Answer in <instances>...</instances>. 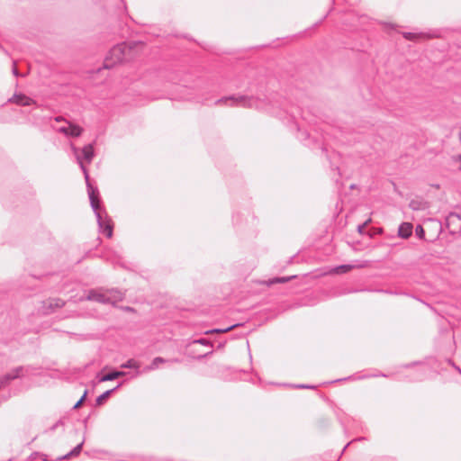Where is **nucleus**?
I'll return each instance as SVG.
<instances>
[{"label":"nucleus","instance_id":"nucleus-1","mask_svg":"<svg viewBox=\"0 0 461 461\" xmlns=\"http://www.w3.org/2000/svg\"><path fill=\"white\" fill-rule=\"evenodd\" d=\"M71 149L73 151L74 156L76 157V159L84 174L86 186H87V193L91 203V207L95 212V214L97 219L98 226L101 230L105 232L106 236L108 238H111L113 236V225H112V220L108 217L105 211H102L100 209V202L97 197L98 195V190L96 188H94L89 181V175L87 172L86 167H85V162L87 164H90L95 157V151H94V145L93 144H87L82 149H78L73 144L71 145Z\"/></svg>","mask_w":461,"mask_h":461},{"label":"nucleus","instance_id":"nucleus-2","mask_svg":"<svg viewBox=\"0 0 461 461\" xmlns=\"http://www.w3.org/2000/svg\"><path fill=\"white\" fill-rule=\"evenodd\" d=\"M215 105H229L245 108L263 109V102L253 96L230 95L218 99Z\"/></svg>","mask_w":461,"mask_h":461},{"label":"nucleus","instance_id":"nucleus-3","mask_svg":"<svg viewBox=\"0 0 461 461\" xmlns=\"http://www.w3.org/2000/svg\"><path fill=\"white\" fill-rule=\"evenodd\" d=\"M123 294L117 290L98 291L90 290L86 299L88 301H95L101 303L115 304L117 302L122 301Z\"/></svg>","mask_w":461,"mask_h":461},{"label":"nucleus","instance_id":"nucleus-4","mask_svg":"<svg viewBox=\"0 0 461 461\" xmlns=\"http://www.w3.org/2000/svg\"><path fill=\"white\" fill-rule=\"evenodd\" d=\"M129 51L130 50L125 43L115 45L106 55L104 61V68L109 69L114 67L116 64L121 63L123 61Z\"/></svg>","mask_w":461,"mask_h":461},{"label":"nucleus","instance_id":"nucleus-5","mask_svg":"<svg viewBox=\"0 0 461 461\" xmlns=\"http://www.w3.org/2000/svg\"><path fill=\"white\" fill-rule=\"evenodd\" d=\"M54 120L56 122H66L68 124V128H55V125H51L52 129H54L55 131H59L66 136L79 137L83 132L82 127H80L77 124L71 123L70 122L64 119L62 116L55 117Z\"/></svg>","mask_w":461,"mask_h":461},{"label":"nucleus","instance_id":"nucleus-6","mask_svg":"<svg viewBox=\"0 0 461 461\" xmlns=\"http://www.w3.org/2000/svg\"><path fill=\"white\" fill-rule=\"evenodd\" d=\"M31 368L29 366H18L2 377H0V388L6 385L10 381L29 375Z\"/></svg>","mask_w":461,"mask_h":461},{"label":"nucleus","instance_id":"nucleus-7","mask_svg":"<svg viewBox=\"0 0 461 461\" xmlns=\"http://www.w3.org/2000/svg\"><path fill=\"white\" fill-rule=\"evenodd\" d=\"M179 362V360L177 358H173V359H166V358H163L161 357H155L151 364L147 366L146 367H144V369L142 370V372H150L152 370H156L159 367V365L160 364H164V363H177Z\"/></svg>","mask_w":461,"mask_h":461},{"label":"nucleus","instance_id":"nucleus-8","mask_svg":"<svg viewBox=\"0 0 461 461\" xmlns=\"http://www.w3.org/2000/svg\"><path fill=\"white\" fill-rule=\"evenodd\" d=\"M448 228L454 226L453 231L461 230V216L456 212H450L446 219Z\"/></svg>","mask_w":461,"mask_h":461},{"label":"nucleus","instance_id":"nucleus-9","mask_svg":"<svg viewBox=\"0 0 461 461\" xmlns=\"http://www.w3.org/2000/svg\"><path fill=\"white\" fill-rule=\"evenodd\" d=\"M9 101L22 106H29L35 104L34 100L23 94L14 95Z\"/></svg>","mask_w":461,"mask_h":461},{"label":"nucleus","instance_id":"nucleus-10","mask_svg":"<svg viewBox=\"0 0 461 461\" xmlns=\"http://www.w3.org/2000/svg\"><path fill=\"white\" fill-rule=\"evenodd\" d=\"M412 233V224L402 222L398 229V235L402 239H408Z\"/></svg>","mask_w":461,"mask_h":461},{"label":"nucleus","instance_id":"nucleus-11","mask_svg":"<svg viewBox=\"0 0 461 461\" xmlns=\"http://www.w3.org/2000/svg\"><path fill=\"white\" fill-rule=\"evenodd\" d=\"M125 373L122 371H113L111 373H108L102 377H100L99 382H106V381H113L120 376L124 375Z\"/></svg>","mask_w":461,"mask_h":461},{"label":"nucleus","instance_id":"nucleus-12","mask_svg":"<svg viewBox=\"0 0 461 461\" xmlns=\"http://www.w3.org/2000/svg\"><path fill=\"white\" fill-rule=\"evenodd\" d=\"M409 206L413 211H422L427 209V203L422 200H411Z\"/></svg>","mask_w":461,"mask_h":461},{"label":"nucleus","instance_id":"nucleus-13","mask_svg":"<svg viewBox=\"0 0 461 461\" xmlns=\"http://www.w3.org/2000/svg\"><path fill=\"white\" fill-rule=\"evenodd\" d=\"M46 303H48V308L51 310L55 308H61L65 305V302L59 298L50 299Z\"/></svg>","mask_w":461,"mask_h":461},{"label":"nucleus","instance_id":"nucleus-14","mask_svg":"<svg viewBox=\"0 0 461 461\" xmlns=\"http://www.w3.org/2000/svg\"><path fill=\"white\" fill-rule=\"evenodd\" d=\"M83 444H84V441H82L81 443H79L77 446H76L69 453H68L67 455L63 456H62V459H68L69 457H72V456H77L79 455V453L81 452L82 450V447H83Z\"/></svg>","mask_w":461,"mask_h":461},{"label":"nucleus","instance_id":"nucleus-15","mask_svg":"<svg viewBox=\"0 0 461 461\" xmlns=\"http://www.w3.org/2000/svg\"><path fill=\"white\" fill-rule=\"evenodd\" d=\"M353 267L354 266L352 265H341L333 268L332 272L334 274H344L353 269Z\"/></svg>","mask_w":461,"mask_h":461},{"label":"nucleus","instance_id":"nucleus-16","mask_svg":"<svg viewBox=\"0 0 461 461\" xmlns=\"http://www.w3.org/2000/svg\"><path fill=\"white\" fill-rule=\"evenodd\" d=\"M119 386H120V384H119V385H117L115 388L111 389V390H108V391L104 392V393H102L101 395H99V396L97 397V399H96V403H97V404H99V405H100V404H102V403L104 402V401L105 399H107V398L110 396V394H111L113 392H114V391L119 387Z\"/></svg>","mask_w":461,"mask_h":461},{"label":"nucleus","instance_id":"nucleus-17","mask_svg":"<svg viewBox=\"0 0 461 461\" xmlns=\"http://www.w3.org/2000/svg\"><path fill=\"white\" fill-rule=\"evenodd\" d=\"M122 368H136L140 367V364L134 359H129L127 362L121 366Z\"/></svg>","mask_w":461,"mask_h":461},{"label":"nucleus","instance_id":"nucleus-18","mask_svg":"<svg viewBox=\"0 0 461 461\" xmlns=\"http://www.w3.org/2000/svg\"><path fill=\"white\" fill-rule=\"evenodd\" d=\"M293 278V276H288V277H277V278H274V279H271L269 281V284L270 285H273V284H276V283H285L289 280H291Z\"/></svg>","mask_w":461,"mask_h":461},{"label":"nucleus","instance_id":"nucleus-19","mask_svg":"<svg viewBox=\"0 0 461 461\" xmlns=\"http://www.w3.org/2000/svg\"><path fill=\"white\" fill-rule=\"evenodd\" d=\"M415 232H416V235L420 238V239H423L424 237V230L423 228L420 226V225H418L416 227V230H415Z\"/></svg>","mask_w":461,"mask_h":461},{"label":"nucleus","instance_id":"nucleus-20","mask_svg":"<svg viewBox=\"0 0 461 461\" xmlns=\"http://www.w3.org/2000/svg\"><path fill=\"white\" fill-rule=\"evenodd\" d=\"M86 393H87V391H85L83 396L78 400L77 402H76V404L74 405V409H77L80 407V405L83 403L84 400L86 399Z\"/></svg>","mask_w":461,"mask_h":461},{"label":"nucleus","instance_id":"nucleus-21","mask_svg":"<svg viewBox=\"0 0 461 461\" xmlns=\"http://www.w3.org/2000/svg\"><path fill=\"white\" fill-rule=\"evenodd\" d=\"M234 327L235 326L233 325V326H230L229 328H226L224 330H212L207 331L206 333L208 334V333H214V332H227V331L232 330Z\"/></svg>","mask_w":461,"mask_h":461},{"label":"nucleus","instance_id":"nucleus-22","mask_svg":"<svg viewBox=\"0 0 461 461\" xmlns=\"http://www.w3.org/2000/svg\"><path fill=\"white\" fill-rule=\"evenodd\" d=\"M404 38L407 39V40H414L418 37L417 34L415 33H412V32H405L403 34Z\"/></svg>","mask_w":461,"mask_h":461},{"label":"nucleus","instance_id":"nucleus-23","mask_svg":"<svg viewBox=\"0 0 461 461\" xmlns=\"http://www.w3.org/2000/svg\"><path fill=\"white\" fill-rule=\"evenodd\" d=\"M194 343H199V344H202V345H206V346H209V341L205 339H196L194 341Z\"/></svg>","mask_w":461,"mask_h":461},{"label":"nucleus","instance_id":"nucleus-24","mask_svg":"<svg viewBox=\"0 0 461 461\" xmlns=\"http://www.w3.org/2000/svg\"><path fill=\"white\" fill-rule=\"evenodd\" d=\"M63 425V422L61 420H59L58 422H56L51 428H50V430H54L56 429L59 426H61Z\"/></svg>","mask_w":461,"mask_h":461},{"label":"nucleus","instance_id":"nucleus-25","mask_svg":"<svg viewBox=\"0 0 461 461\" xmlns=\"http://www.w3.org/2000/svg\"><path fill=\"white\" fill-rule=\"evenodd\" d=\"M298 388H314V386L305 385V384H300L297 386Z\"/></svg>","mask_w":461,"mask_h":461},{"label":"nucleus","instance_id":"nucleus-26","mask_svg":"<svg viewBox=\"0 0 461 461\" xmlns=\"http://www.w3.org/2000/svg\"><path fill=\"white\" fill-rule=\"evenodd\" d=\"M13 73H14V75H15V76H18V75H19V74H18L17 68H16V66H15V65H14V68H13Z\"/></svg>","mask_w":461,"mask_h":461},{"label":"nucleus","instance_id":"nucleus-27","mask_svg":"<svg viewBox=\"0 0 461 461\" xmlns=\"http://www.w3.org/2000/svg\"><path fill=\"white\" fill-rule=\"evenodd\" d=\"M366 223H367V222H366L364 225H359V226H358V230H359V232H361V231H362V230L364 229V227L366 226Z\"/></svg>","mask_w":461,"mask_h":461},{"label":"nucleus","instance_id":"nucleus-28","mask_svg":"<svg viewBox=\"0 0 461 461\" xmlns=\"http://www.w3.org/2000/svg\"><path fill=\"white\" fill-rule=\"evenodd\" d=\"M55 128H68V124L66 122H64L63 125H61V126H55Z\"/></svg>","mask_w":461,"mask_h":461},{"label":"nucleus","instance_id":"nucleus-29","mask_svg":"<svg viewBox=\"0 0 461 461\" xmlns=\"http://www.w3.org/2000/svg\"><path fill=\"white\" fill-rule=\"evenodd\" d=\"M451 365L461 374V369L458 366H455L453 363H451Z\"/></svg>","mask_w":461,"mask_h":461},{"label":"nucleus","instance_id":"nucleus-30","mask_svg":"<svg viewBox=\"0 0 461 461\" xmlns=\"http://www.w3.org/2000/svg\"><path fill=\"white\" fill-rule=\"evenodd\" d=\"M457 159H458V161L460 162V167H460V169H461V155L458 157V158H457Z\"/></svg>","mask_w":461,"mask_h":461},{"label":"nucleus","instance_id":"nucleus-31","mask_svg":"<svg viewBox=\"0 0 461 461\" xmlns=\"http://www.w3.org/2000/svg\"><path fill=\"white\" fill-rule=\"evenodd\" d=\"M181 98H183V99H190V97H188V96H181Z\"/></svg>","mask_w":461,"mask_h":461},{"label":"nucleus","instance_id":"nucleus-32","mask_svg":"<svg viewBox=\"0 0 461 461\" xmlns=\"http://www.w3.org/2000/svg\"><path fill=\"white\" fill-rule=\"evenodd\" d=\"M460 141H461V133H460Z\"/></svg>","mask_w":461,"mask_h":461}]
</instances>
